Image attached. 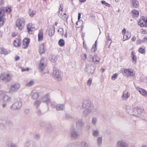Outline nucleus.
I'll return each instance as SVG.
<instances>
[{
  "label": "nucleus",
  "instance_id": "nucleus-1",
  "mask_svg": "<svg viewBox=\"0 0 147 147\" xmlns=\"http://www.w3.org/2000/svg\"><path fill=\"white\" fill-rule=\"evenodd\" d=\"M82 106L85 109L82 112V115L84 117L87 116L90 113L94 115H96L97 113V109L88 100H84L82 103Z\"/></svg>",
  "mask_w": 147,
  "mask_h": 147
},
{
  "label": "nucleus",
  "instance_id": "nucleus-2",
  "mask_svg": "<svg viewBox=\"0 0 147 147\" xmlns=\"http://www.w3.org/2000/svg\"><path fill=\"white\" fill-rule=\"evenodd\" d=\"M12 74L10 73H3L0 75V81L5 82L10 81L12 79Z\"/></svg>",
  "mask_w": 147,
  "mask_h": 147
},
{
  "label": "nucleus",
  "instance_id": "nucleus-3",
  "mask_svg": "<svg viewBox=\"0 0 147 147\" xmlns=\"http://www.w3.org/2000/svg\"><path fill=\"white\" fill-rule=\"evenodd\" d=\"M20 88V85L18 83H16L11 86L8 91L5 92L9 94H12L16 92Z\"/></svg>",
  "mask_w": 147,
  "mask_h": 147
},
{
  "label": "nucleus",
  "instance_id": "nucleus-4",
  "mask_svg": "<svg viewBox=\"0 0 147 147\" xmlns=\"http://www.w3.org/2000/svg\"><path fill=\"white\" fill-rule=\"evenodd\" d=\"M22 102L20 101H16L14 102L11 105L10 108L13 110H19L22 106Z\"/></svg>",
  "mask_w": 147,
  "mask_h": 147
},
{
  "label": "nucleus",
  "instance_id": "nucleus-5",
  "mask_svg": "<svg viewBox=\"0 0 147 147\" xmlns=\"http://www.w3.org/2000/svg\"><path fill=\"white\" fill-rule=\"evenodd\" d=\"M25 20L23 18H19L17 20L16 24V26L19 29L22 30L24 25Z\"/></svg>",
  "mask_w": 147,
  "mask_h": 147
},
{
  "label": "nucleus",
  "instance_id": "nucleus-6",
  "mask_svg": "<svg viewBox=\"0 0 147 147\" xmlns=\"http://www.w3.org/2000/svg\"><path fill=\"white\" fill-rule=\"evenodd\" d=\"M47 65V63L45 59L44 58L41 59L38 67L39 71H42L45 69Z\"/></svg>",
  "mask_w": 147,
  "mask_h": 147
},
{
  "label": "nucleus",
  "instance_id": "nucleus-7",
  "mask_svg": "<svg viewBox=\"0 0 147 147\" xmlns=\"http://www.w3.org/2000/svg\"><path fill=\"white\" fill-rule=\"evenodd\" d=\"M80 136L78 131L75 129H73L71 131L70 137L72 140H76Z\"/></svg>",
  "mask_w": 147,
  "mask_h": 147
},
{
  "label": "nucleus",
  "instance_id": "nucleus-8",
  "mask_svg": "<svg viewBox=\"0 0 147 147\" xmlns=\"http://www.w3.org/2000/svg\"><path fill=\"white\" fill-rule=\"evenodd\" d=\"M134 111H134V116H135L139 117L143 115L144 112L143 109L140 108H137V109L134 108Z\"/></svg>",
  "mask_w": 147,
  "mask_h": 147
},
{
  "label": "nucleus",
  "instance_id": "nucleus-9",
  "mask_svg": "<svg viewBox=\"0 0 147 147\" xmlns=\"http://www.w3.org/2000/svg\"><path fill=\"white\" fill-rule=\"evenodd\" d=\"M138 23V25L141 27H147V19H146L144 16L142 17Z\"/></svg>",
  "mask_w": 147,
  "mask_h": 147
},
{
  "label": "nucleus",
  "instance_id": "nucleus-10",
  "mask_svg": "<svg viewBox=\"0 0 147 147\" xmlns=\"http://www.w3.org/2000/svg\"><path fill=\"white\" fill-rule=\"evenodd\" d=\"M53 75L57 81H59L61 80V78L59 74V71L58 70H54Z\"/></svg>",
  "mask_w": 147,
  "mask_h": 147
},
{
  "label": "nucleus",
  "instance_id": "nucleus-11",
  "mask_svg": "<svg viewBox=\"0 0 147 147\" xmlns=\"http://www.w3.org/2000/svg\"><path fill=\"white\" fill-rule=\"evenodd\" d=\"M128 144L123 140H120L118 141L116 146L117 147H129Z\"/></svg>",
  "mask_w": 147,
  "mask_h": 147
},
{
  "label": "nucleus",
  "instance_id": "nucleus-12",
  "mask_svg": "<svg viewBox=\"0 0 147 147\" xmlns=\"http://www.w3.org/2000/svg\"><path fill=\"white\" fill-rule=\"evenodd\" d=\"M84 123V121L82 119H79L76 123V127L78 128H80L83 126Z\"/></svg>",
  "mask_w": 147,
  "mask_h": 147
},
{
  "label": "nucleus",
  "instance_id": "nucleus-13",
  "mask_svg": "<svg viewBox=\"0 0 147 147\" xmlns=\"http://www.w3.org/2000/svg\"><path fill=\"white\" fill-rule=\"evenodd\" d=\"M11 97L6 94H3L2 96V100L3 102L5 103H8L10 102L11 100Z\"/></svg>",
  "mask_w": 147,
  "mask_h": 147
},
{
  "label": "nucleus",
  "instance_id": "nucleus-14",
  "mask_svg": "<svg viewBox=\"0 0 147 147\" xmlns=\"http://www.w3.org/2000/svg\"><path fill=\"white\" fill-rule=\"evenodd\" d=\"M25 147H36V143L33 141L30 140L25 142L24 145Z\"/></svg>",
  "mask_w": 147,
  "mask_h": 147
},
{
  "label": "nucleus",
  "instance_id": "nucleus-15",
  "mask_svg": "<svg viewBox=\"0 0 147 147\" xmlns=\"http://www.w3.org/2000/svg\"><path fill=\"white\" fill-rule=\"evenodd\" d=\"M124 75L127 77L133 76L134 74L133 71L130 69H124Z\"/></svg>",
  "mask_w": 147,
  "mask_h": 147
},
{
  "label": "nucleus",
  "instance_id": "nucleus-16",
  "mask_svg": "<svg viewBox=\"0 0 147 147\" xmlns=\"http://www.w3.org/2000/svg\"><path fill=\"white\" fill-rule=\"evenodd\" d=\"M130 94L128 91L125 90L123 93L121 98L123 100H127L130 97Z\"/></svg>",
  "mask_w": 147,
  "mask_h": 147
},
{
  "label": "nucleus",
  "instance_id": "nucleus-17",
  "mask_svg": "<svg viewBox=\"0 0 147 147\" xmlns=\"http://www.w3.org/2000/svg\"><path fill=\"white\" fill-rule=\"evenodd\" d=\"M40 100H41L42 102L46 103L47 105H49L51 102L50 98L48 95H45Z\"/></svg>",
  "mask_w": 147,
  "mask_h": 147
},
{
  "label": "nucleus",
  "instance_id": "nucleus-18",
  "mask_svg": "<svg viewBox=\"0 0 147 147\" xmlns=\"http://www.w3.org/2000/svg\"><path fill=\"white\" fill-rule=\"evenodd\" d=\"M93 68V67L92 66H86L85 69V71L87 72L89 74L92 75L94 72Z\"/></svg>",
  "mask_w": 147,
  "mask_h": 147
},
{
  "label": "nucleus",
  "instance_id": "nucleus-19",
  "mask_svg": "<svg viewBox=\"0 0 147 147\" xmlns=\"http://www.w3.org/2000/svg\"><path fill=\"white\" fill-rule=\"evenodd\" d=\"M27 27L28 29V32L29 34H32V31L35 30L34 26H32L31 24H29L27 25Z\"/></svg>",
  "mask_w": 147,
  "mask_h": 147
},
{
  "label": "nucleus",
  "instance_id": "nucleus-20",
  "mask_svg": "<svg viewBox=\"0 0 147 147\" xmlns=\"http://www.w3.org/2000/svg\"><path fill=\"white\" fill-rule=\"evenodd\" d=\"M58 16L63 20L65 21H67L68 16L65 13L61 12L59 11L58 14Z\"/></svg>",
  "mask_w": 147,
  "mask_h": 147
},
{
  "label": "nucleus",
  "instance_id": "nucleus-21",
  "mask_svg": "<svg viewBox=\"0 0 147 147\" xmlns=\"http://www.w3.org/2000/svg\"><path fill=\"white\" fill-rule=\"evenodd\" d=\"M136 89L142 95L147 97V92L146 90L138 87H136Z\"/></svg>",
  "mask_w": 147,
  "mask_h": 147
},
{
  "label": "nucleus",
  "instance_id": "nucleus-22",
  "mask_svg": "<svg viewBox=\"0 0 147 147\" xmlns=\"http://www.w3.org/2000/svg\"><path fill=\"white\" fill-rule=\"evenodd\" d=\"M30 42V39L28 38H25L23 42L22 47L24 49H26L28 46Z\"/></svg>",
  "mask_w": 147,
  "mask_h": 147
},
{
  "label": "nucleus",
  "instance_id": "nucleus-23",
  "mask_svg": "<svg viewBox=\"0 0 147 147\" xmlns=\"http://www.w3.org/2000/svg\"><path fill=\"white\" fill-rule=\"evenodd\" d=\"M126 109V111L127 113L131 115H134V108L131 109L129 107L127 106Z\"/></svg>",
  "mask_w": 147,
  "mask_h": 147
},
{
  "label": "nucleus",
  "instance_id": "nucleus-24",
  "mask_svg": "<svg viewBox=\"0 0 147 147\" xmlns=\"http://www.w3.org/2000/svg\"><path fill=\"white\" fill-rule=\"evenodd\" d=\"M100 58L97 55H94L92 58V61L96 64H98L100 61Z\"/></svg>",
  "mask_w": 147,
  "mask_h": 147
},
{
  "label": "nucleus",
  "instance_id": "nucleus-25",
  "mask_svg": "<svg viewBox=\"0 0 147 147\" xmlns=\"http://www.w3.org/2000/svg\"><path fill=\"white\" fill-rule=\"evenodd\" d=\"M131 37V34L130 32H126L123 35V41H125L128 39L129 38Z\"/></svg>",
  "mask_w": 147,
  "mask_h": 147
},
{
  "label": "nucleus",
  "instance_id": "nucleus-26",
  "mask_svg": "<svg viewBox=\"0 0 147 147\" xmlns=\"http://www.w3.org/2000/svg\"><path fill=\"white\" fill-rule=\"evenodd\" d=\"M65 108V105L64 104H60L58 105L56 108L57 111H63Z\"/></svg>",
  "mask_w": 147,
  "mask_h": 147
},
{
  "label": "nucleus",
  "instance_id": "nucleus-27",
  "mask_svg": "<svg viewBox=\"0 0 147 147\" xmlns=\"http://www.w3.org/2000/svg\"><path fill=\"white\" fill-rule=\"evenodd\" d=\"M131 2L132 6L134 8H137L139 6V3L137 0H131Z\"/></svg>",
  "mask_w": 147,
  "mask_h": 147
},
{
  "label": "nucleus",
  "instance_id": "nucleus-28",
  "mask_svg": "<svg viewBox=\"0 0 147 147\" xmlns=\"http://www.w3.org/2000/svg\"><path fill=\"white\" fill-rule=\"evenodd\" d=\"M96 143L97 146L98 147L101 146L102 143V138L101 137H98L96 139Z\"/></svg>",
  "mask_w": 147,
  "mask_h": 147
},
{
  "label": "nucleus",
  "instance_id": "nucleus-29",
  "mask_svg": "<svg viewBox=\"0 0 147 147\" xmlns=\"http://www.w3.org/2000/svg\"><path fill=\"white\" fill-rule=\"evenodd\" d=\"M44 44L42 43L39 46V52L40 54H43L45 52V49L44 48Z\"/></svg>",
  "mask_w": 147,
  "mask_h": 147
},
{
  "label": "nucleus",
  "instance_id": "nucleus-30",
  "mask_svg": "<svg viewBox=\"0 0 147 147\" xmlns=\"http://www.w3.org/2000/svg\"><path fill=\"white\" fill-rule=\"evenodd\" d=\"M92 135L93 136L96 137L99 135V131L97 129H93L92 131Z\"/></svg>",
  "mask_w": 147,
  "mask_h": 147
},
{
  "label": "nucleus",
  "instance_id": "nucleus-31",
  "mask_svg": "<svg viewBox=\"0 0 147 147\" xmlns=\"http://www.w3.org/2000/svg\"><path fill=\"white\" fill-rule=\"evenodd\" d=\"M6 145L8 147H17L12 142L10 141L6 142Z\"/></svg>",
  "mask_w": 147,
  "mask_h": 147
},
{
  "label": "nucleus",
  "instance_id": "nucleus-32",
  "mask_svg": "<svg viewBox=\"0 0 147 147\" xmlns=\"http://www.w3.org/2000/svg\"><path fill=\"white\" fill-rule=\"evenodd\" d=\"M21 44V40L20 39H16L14 40L13 45L15 47H18Z\"/></svg>",
  "mask_w": 147,
  "mask_h": 147
},
{
  "label": "nucleus",
  "instance_id": "nucleus-33",
  "mask_svg": "<svg viewBox=\"0 0 147 147\" xmlns=\"http://www.w3.org/2000/svg\"><path fill=\"white\" fill-rule=\"evenodd\" d=\"M3 10H4V12H6L7 13H10L12 10V9L11 7H2Z\"/></svg>",
  "mask_w": 147,
  "mask_h": 147
},
{
  "label": "nucleus",
  "instance_id": "nucleus-34",
  "mask_svg": "<svg viewBox=\"0 0 147 147\" xmlns=\"http://www.w3.org/2000/svg\"><path fill=\"white\" fill-rule=\"evenodd\" d=\"M41 100L39 99L36 100L34 103V106L36 108H38V107L40 105L41 103Z\"/></svg>",
  "mask_w": 147,
  "mask_h": 147
},
{
  "label": "nucleus",
  "instance_id": "nucleus-35",
  "mask_svg": "<svg viewBox=\"0 0 147 147\" xmlns=\"http://www.w3.org/2000/svg\"><path fill=\"white\" fill-rule=\"evenodd\" d=\"M0 53L2 54L6 55L8 54V52L7 50L4 48H0Z\"/></svg>",
  "mask_w": 147,
  "mask_h": 147
},
{
  "label": "nucleus",
  "instance_id": "nucleus-36",
  "mask_svg": "<svg viewBox=\"0 0 147 147\" xmlns=\"http://www.w3.org/2000/svg\"><path fill=\"white\" fill-rule=\"evenodd\" d=\"M65 147H78L77 142L75 143H70L67 144Z\"/></svg>",
  "mask_w": 147,
  "mask_h": 147
},
{
  "label": "nucleus",
  "instance_id": "nucleus-37",
  "mask_svg": "<svg viewBox=\"0 0 147 147\" xmlns=\"http://www.w3.org/2000/svg\"><path fill=\"white\" fill-rule=\"evenodd\" d=\"M38 40L41 41L42 40L43 37V32L40 30L38 34Z\"/></svg>",
  "mask_w": 147,
  "mask_h": 147
},
{
  "label": "nucleus",
  "instance_id": "nucleus-38",
  "mask_svg": "<svg viewBox=\"0 0 147 147\" xmlns=\"http://www.w3.org/2000/svg\"><path fill=\"white\" fill-rule=\"evenodd\" d=\"M32 98L33 99H36L39 96V94L37 92H35L31 94Z\"/></svg>",
  "mask_w": 147,
  "mask_h": 147
},
{
  "label": "nucleus",
  "instance_id": "nucleus-39",
  "mask_svg": "<svg viewBox=\"0 0 147 147\" xmlns=\"http://www.w3.org/2000/svg\"><path fill=\"white\" fill-rule=\"evenodd\" d=\"M131 13L132 14V16L134 17H137L138 16L139 12L136 10H132L131 12Z\"/></svg>",
  "mask_w": 147,
  "mask_h": 147
},
{
  "label": "nucleus",
  "instance_id": "nucleus-40",
  "mask_svg": "<svg viewBox=\"0 0 147 147\" xmlns=\"http://www.w3.org/2000/svg\"><path fill=\"white\" fill-rule=\"evenodd\" d=\"M131 56L133 60V62L134 64L136 63V57L133 51L131 52Z\"/></svg>",
  "mask_w": 147,
  "mask_h": 147
},
{
  "label": "nucleus",
  "instance_id": "nucleus-41",
  "mask_svg": "<svg viewBox=\"0 0 147 147\" xmlns=\"http://www.w3.org/2000/svg\"><path fill=\"white\" fill-rule=\"evenodd\" d=\"M54 33L55 28L54 27H52L50 28L49 30V35L50 36H52L54 34Z\"/></svg>",
  "mask_w": 147,
  "mask_h": 147
},
{
  "label": "nucleus",
  "instance_id": "nucleus-42",
  "mask_svg": "<svg viewBox=\"0 0 147 147\" xmlns=\"http://www.w3.org/2000/svg\"><path fill=\"white\" fill-rule=\"evenodd\" d=\"M83 147H91L89 144L84 142H82L80 143Z\"/></svg>",
  "mask_w": 147,
  "mask_h": 147
},
{
  "label": "nucleus",
  "instance_id": "nucleus-43",
  "mask_svg": "<svg viewBox=\"0 0 147 147\" xmlns=\"http://www.w3.org/2000/svg\"><path fill=\"white\" fill-rule=\"evenodd\" d=\"M96 41H96L95 44L92 46V47L91 49V51L92 52H94L96 50Z\"/></svg>",
  "mask_w": 147,
  "mask_h": 147
},
{
  "label": "nucleus",
  "instance_id": "nucleus-44",
  "mask_svg": "<svg viewBox=\"0 0 147 147\" xmlns=\"http://www.w3.org/2000/svg\"><path fill=\"white\" fill-rule=\"evenodd\" d=\"M64 40L62 39H60L58 42V44L60 47H63L64 45Z\"/></svg>",
  "mask_w": 147,
  "mask_h": 147
},
{
  "label": "nucleus",
  "instance_id": "nucleus-45",
  "mask_svg": "<svg viewBox=\"0 0 147 147\" xmlns=\"http://www.w3.org/2000/svg\"><path fill=\"white\" fill-rule=\"evenodd\" d=\"M97 119L96 117H94L92 118L91 123L93 125H95L97 121Z\"/></svg>",
  "mask_w": 147,
  "mask_h": 147
},
{
  "label": "nucleus",
  "instance_id": "nucleus-46",
  "mask_svg": "<svg viewBox=\"0 0 147 147\" xmlns=\"http://www.w3.org/2000/svg\"><path fill=\"white\" fill-rule=\"evenodd\" d=\"M28 13L30 16L32 17L35 15L36 11H31L30 10Z\"/></svg>",
  "mask_w": 147,
  "mask_h": 147
},
{
  "label": "nucleus",
  "instance_id": "nucleus-47",
  "mask_svg": "<svg viewBox=\"0 0 147 147\" xmlns=\"http://www.w3.org/2000/svg\"><path fill=\"white\" fill-rule=\"evenodd\" d=\"M4 10H3L2 8H1L0 11V18H3L4 16Z\"/></svg>",
  "mask_w": 147,
  "mask_h": 147
},
{
  "label": "nucleus",
  "instance_id": "nucleus-48",
  "mask_svg": "<svg viewBox=\"0 0 147 147\" xmlns=\"http://www.w3.org/2000/svg\"><path fill=\"white\" fill-rule=\"evenodd\" d=\"M50 60L53 62H55L56 61L55 56L54 55H51L50 57Z\"/></svg>",
  "mask_w": 147,
  "mask_h": 147
},
{
  "label": "nucleus",
  "instance_id": "nucleus-49",
  "mask_svg": "<svg viewBox=\"0 0 147 147\" xmlns=\"http://www.w3.org/2000/svg\"><path fill=\"white\" fill-rule=\"evenodd\" d=\"M6 93V92L3 90H0V101L2 100V96L3 94Z\"/></svg>",
  "mask_w": 147,
  "mask_h": 147
},
{
  "label": "nucleus",
  "instance_id": "nucleus-50",
  "mask_svg": "<svg viewBox=\"0 0 147 147\" xmlns=\"http://www.w3.org/2000/svg\"><path fill=\"white\" fill-rule=\"evenodd\" d=\"M34 82L33 81L31 80L29 82L27 83L26 86H30L33 84Z\"/></svg>",
  "mask_w": 147,
  "mask_h": 147
},
{
  "label": "nucleus",
  "instance_id": "nucleus-51",
  "mask_svg": "<svg viewBox=\"0 0 147 147\" xmlns=\"http://www.w3.org/2000/svg\"><path fill=\"white\" fill-rule=\"evenodd\" d=\"M92 79L91 78H90L88 80L87 82V85L88 86H90L92 82Z\"/></svg>",
  "mask_w": 147,
  "mask_h": 147
},
{
  "label": "nucleus",
  "instance_id": "nucleus-52",
  "mask_svg": "<svg viewBox=\"0 0 147 147\" xmlns=\"http://www.w3.org/2000/svg\"><path fill=\"white\" fill-rule=\"evenodd\" d=\"M47 129L48 131H51L52 130V126L50 124H48L47 127Z\"/></svg>",
  "mask_w": 147,
  "mask_h": 147
},
{
  "label": "nucleus",
  "instance_id": "nucleus-53",
  "mask_svg": "<svg viewBox=\"0 0 147 147\" xmlns=\"http://www.w3.org/2000/svg\"><path fill=\"white\" fill-rule=\"evenodd\" d=\"M118 75L117 74H114L112 76L111 79L113 80H114L117 78Z\"/></svg>",
  "mask_w": 147,
  "mask_h": 147
},
{
  "label": "nucleus",
  "instance_id": "nucleus-54",
  "mask_svg": "<svg viewBox=\"0 0 147 147\" xmlns=\"http://www.w3.org/2000/svg\"><path fill=\"white\" fill-rule=\"evenodd\" d=\"M57 104L55 102H52L51 106L53 108H55L56 107H57Z\"/></svg>",
  "mask_w": 147,
  "mask_h": 147
},
{
  "label": "nucleus",
  "instance_id": "nucleus-55",
  "mask_svg": "<svg viewBox=\"0 0 147 147\" xmlns=\"http://www.w3.org/2000/svg\"><path fill=\"white\" fill-rule=\"evenodd\" d=\"M30 109H26L24 111V114L26 115L29 114L30 113Z\"/></svg>",
  "mask_w": 147,
  "mask_h": 147
},
{
  "label": "nucleus",
  "instance_id": "nucleus-56",
  "mask_svg": "<svg viewBox=\"0 0 147 147\" xmlns=\"http://www.w3.org/2000/svg\"><path fill=\"white\" fill-rule=\"evenodd\" d=\"M4 23L3 18H0V26H2Z\"/></svg>",
  "mask_w": 147,
  "mask_h": 147
},
{
  "label": "nucleus",
  "instance_id": "nucleus-57",
  "mask_svg": "<svg viewBox=\"0 0 147 147\" xmlns=\"http://www.w3.org/2000/svg\"><path fill=\"white\" fill-rule=\"evenodd\" d=\"M66 117L67 119H70L72 118V116L69 114H67L66 115Z\"/></svg>",
  "mask_w": 147,
  "mask_h": 147
},
{
  "label": "nucleus",
  "instance_id": "nucleus-58",
  "mask_svg": "<svg viewBox=\"0 0 147 147\" xmlns=\"http://www.w3.org/2000/svg\"><path fill=\"white\" fill-rule=\"evenodd\" d=\"M138 51L141 53H143L145 52L144 49L141 48H140L139 49Z\"/></svg>",
  "mask_w": 147,
  "mask_h": 147
},
{
  "label": "nucleus",
  "instance_id": "nucleus-59",
  "mask_svg": "<svg viewBox=\"0 0 147 147\" xmlns=\"http://www.w3.org/2000/svg\"><path fill=\"white\" fill-rule=\"evenodd\" d=\"M20 68L21 69V71L22 72L26 71H28L29 70V69L28 68H24L22 67H21Z\"/></svg>",
  "mask_w": 147,
  "mask_h": 147
},
{
  "label": "nucleus",
  "instance_id": "nucleus-60",
  "mask_svg": "<svg viewBox=\"0 0 147 147\" xmlns=\"http://www.w3.org/2000/svg\"><path fill=\"white\" fill-rule=\"evenodd\" d=\"M40 138V136L38 134H36L34 136V138L36 140H38Z\"/></svg>",
  "mask_w": 147,
  "mask_h": 147
},
{
  "label": "nucleus",
  "instance_id": "nucleus-61",
  "mask_svg": "<svg viewBox=\"0 0 147 147\" xmlns=\"http://www.w3.org/2000/svg\"><path fill=\"white\" fill-rule=\"evenodd\" d=\"M142 41L145 43L147 42V37L144 38L142 40Z\"/></svg>",
  "mask_w": 147,
  "mask_h": 147
},
{
  "label": "nucleus",
  "instance_id": "nucleus-62",
  "mask_svg": "<svg viewBox=\"0 0 147 147\" xmlns=\"http://www.w3.org/2000/svg\"><path fill=\"white\" fill-rule=\"evenodd\" d=\"M58 32H60L61 33H62V34H63V29L62 28H60L58 30Z\"/></svg>",
  "mask_w": 147,
  "mask_h": 147
},
{
  "label": "nucleus",
  "instance_id": "nucleus-63",
  "mask_svg": "<svg viewBox=\"0 0 147 147\" xmlns=\"http://www.w3.org/2000/svg\"><path fill=\"white\" fill-rule=\"evenodd\" d=\"M91 128V126L90 125H87L86 126V129L87 130H89Z\"/></svg>",
  "mask_w": 147,
  "mask_h": 147
},
{
  "label": "nucleus",
  "instance_id": "nucleus-64",
  "mask_svg": "<svg viewBox=\"0 0 147 147\" xmlns=\"http://www.w3.org/2000/svg\"><path fill=\"white\" fill-rule=\"evenodd\" d=\"M107 41H109L110 42H111V41H112L111 39L110 38V36L108 35H107Z\"/></svg>",
  "mask_w": 147,
  "mask_h": 147
}]
</instances>
